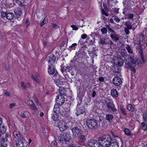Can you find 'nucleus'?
I'll use <instances>...</instances> for the list:
<instances>
[{
	"mask_svg": "<svg viewBox=\"0 0 147 147\" xmlns=\"http://www.w3.org/2000/svg\"><path fill=\"white\" fill-rule=\"evenodd\" d=\"M102 143L103 147H119L118 143L109 135H104Z\"/></svg>",
	"mask_w": 147,
	"mask_h": 147,
	"instance_id": "f257e3e1",
	"label": "nucleus"
},
{
	"mask_svg": "<svg viewBox=\"0 0 147 147\" xmlns=\"http://www.w3.org/2000/svg\"><path fill=\"white\" fill-rule=\"evenodd\" d=\"M75 124L71 122L69 123L68 128L71 130L74 138H77L79 134L83 133L82 130L79 127L75 126Z\"/></svg>",
	"mask_w": 147,
	"mask_h": 147,
	"instance_id": "f03ea898",
	"label": "nucleus"
},
{
	"mask_svg": "<svg viewBox=\"0 0 147 147\" xmlns=\"http://www.w3.org/2000/svg\"><path fill=\"white\" fill-rule=\"evenodd\" d=\"M101 121V119L99 121L93 118H88L86 120V124L89 128L94 130L99 127L100 122Z\"/></svg>",
	"mask_w": 147,
	"mask_h": 147,
	"instance_id": "7ed1b4c3",
	"label": "nucleus"
},
{
	"mask_svg": "<svg viewBox=\"0 0 147 147\" xmlns=\"http://www.w3.org/2000/svg\"><path fill=\"white\" fill-rule=\"evenodd\" d=\"M104 138V135H103L98 138V141L91 140L88 142L87 145L89 147H103L101 143H102Z\"/></svg>",
	"mask_w": 147,
	"mask_h": 147,
	"instance_id": "20e7f679",
	"label": "nucleus"
},
{
	"mask_svg": "<svg viewBox=\"0 0 147 147\" xmlns=\"http://www.w3.org/2000/svg\"><path fill=\"white\" fill-rule=\"evenodd\" d=\"M71 138L70 134L66 132L61 134L59 137V143L60 145H63L64 142L65 143L69 142Z\"/></svg>",
	"mask_w": 147,
	"mask_h": 147,
	"instance_id": "39448f33",
	"label": "nucleus"
},
{
	"mask_svg": "<svg viewBox=\"0 0 147 147\" xmlns=\"http://www.w3.org/2000/svg\"><path fill=\"white\" fill-rule=\"evenodd\" d=\"M109 102L106 101V104L107 107V111L109 112H113L117 113L116 112L117 111V109L115 108V105L113 102L109 99Z\"/></svg>",
	"mask_w": 147,
	"mask_h": 147,
	"instance_id": "423d86ee",
	"label": "nucleus"
},
{
	"mask_svg": "<svg viewBox=\"0 0 147 147\" xmlns=\"http://www.w3.org/2000/svg\"><path fill=\"white\" fill-rule=\"evenodd\" d=\"M85 107L82 105L78 104L76 107V114L77 116L82 114L84 112H85Z\"/></svg>",
	"mask_w": 147,
	"mask_h": 147,
	"instance_id": "0eeeda50",
	"label": "nucleus"
},
{
	"mask_svg": "<svg viewBox=\"0 0 147 147\" xmlns=\"http://www.w3.org/2000/svg\"><path fill=\"white\" fill-rule=\"evenodd\" d=\"M46 59L48 63L52 65L55 63L56 58L55 56L53 54L50 53L47 55Z\"/></svg>",
	"mask_w": 147,
	"mask_h": 147,
	"instance_id": "6e6552de",
	"label": "nucleus"
},
{
	"mask_svg": "<svg viewBox=\"0 0 147 147\" xmlns=\"http://www.w3.org/2000/svg\"><path fill=\"white\" fill-rule=\"evenodd\" d=\"M67 125L66 123L63 120H61L58 123V127L61 131H63L67 129L68 126Z\"/></svg>",
	"mask_w": 147,
	"mask_h": 147,
	"instance_id": "1a4fd4ad",
	"label": "nucleus"
},
{
	"mask_svg": "<svg viewBox=\"0 0 147 147\" xmlns=\"http://www.w3.org/2000/svg\"><path fill=\"white\" fill-rule=\"evenodd\" d=\"M126 48L128 52L130 53L128 55V59H133V58L135 57V56L133 49L130 47L128 44H127Z\"/></svg>",
	"mask_w": 147,
	"mask_h": 147,
	"instance_id": "9d476101",
	"label": "nucleus"
},
{
	"mask_svg": "<svg viewBox=\"0 0 147 147\" xmlns=\"http://www.w3.org/2000/svg\"><path fill=\"white\" fill-rule=\"evenodd\" d=\"M95 34H91L88 37L86 42L88 43L89 45H93L95 42Z\"/></svg>",
	"mask_w": 147,
	"mask_h": 147,
	"instance_id": "9b49d317",
	"label": "nucleus"
},
{
	"mask_svg": "<svg viewBox=\"0 0 147 147\" xmlns=\"http://www.w3.org/2000/svg\"><path fill=\"white\" fill-rule=\"evenodd\" d=\"M56 103L60 105H62L65 102V98L63 96L58 95L56 100Z\"/></svg>",
	"mask_w": 147,
	"mask_h": 147,
	"instance_id": "f8f14e48",
	"label": "nucleus"
},
{
	"mask_svg": "<svg viewBox=\"0 0 147 147\" xmlns=\"http://www.w3.org/2000/svg\"><path fill=\"white\" fill-rule=\"evenodd\" d=\"M55 76H56V78L54 79L55 80V82L57 86L61 88V86L63 85V82L61 81L59 79H58V78L59 77V76L58 75L57 71L55 72L53 77H54Z\"/></svg>",
	"mask_w": 147,
	"mask_h": 147,
	"instance_id": "ddd939ff",
	"label": "nucleus"
},
{
	"mask_svg": "<svg viewBox=\"0 0 147 147\" xmlns=\"http://www.w3.org/2000/svg\"><path fill=\"white\" fill-rule=\"evenodd\" d=\"M22 140L18 139L13 142L14 147H24V142Z\"/></svg>",
	"mask_w": 147,
	"mask_h": 147,
	"instance_id": "4468645a",
	"label": "nucleus"
},
{
	"mask_svg": "<svg viewBox=\"0 0 147 147\" xmlns=\"http://www.w3.org/2000/svg\"><path fill=\"white\" fill-rule=\"evenodd\" d=\"M130 61L134 65L135 67H136L137 65H138V67L142 65V63L141 62V61H140L139 59L135 57L133 59H130Z\"/></svg>",
	"mask_w": 147,
	"mask_h": 147,
	"instance_id": "2eb2a0df",
	"label": "nucleus"
},
{
	"mask_svg": "<svg viewBox=\"0 0 147 147\" xmlns=\"http://www.w3.org/2000/svg\"><path fill=\"white\" fill-rule=\"evenodd\" d=\"M122 82V81L121 78L118 77H115L112 80V83L113 84L116 86H119Z\"/></svg>",
	"mask_w": 147,
	"mask_h": 147,
	"instance_id": "dca6fc26",
	"label": "nucleus"
},
{
	"mask_svg": "<svg viewBox=\"0 0 147 147\" xmlns=\"http://www.w3.org/2000/svg\"><path fill=\"white\" fill-rule=\"evenodd\" d=\"M114 63L119 66H121L124 63V61L123 59L120 57H117L114 59Z\"/></svg>",
	"mask_w": 147,
	"mask_h": 147,
	"instance_id": "f3484780",
	"label": "nucleus"
},
{
	"mask_svg": "<svg viewBox=\"0 0 147 147\" xmlns=\"http://www.w3.org/2000/svg\"><path fill=\"white\" fill-rule=\"evenodd\" d=\"M13 134L14 136L18 139L25 140L24 138L22 135L20 131H14L13 132Z\"/></svg>",
	"mask_w": 147,
	"mask_h": 147,
	"instance_id": "a211bd4d",
	"label": "nucleus"
},
{
	"mask_svg": "<svg viewBox=\"0 0 147 147\" xmlns=\"http://www.w3.org/2000/svg\"><path fill=\"white\" fill-rule=\"evenodd\" d=\"M0 142L1 143L0 146H2L4 147H7L8 144H9V142L8 140L3 138L0 139Z\"/></svg>",
	"mask_w": 147,
	"mask_h": 147,
	"instance_id": "6ab92c4d",
	"label": "nucleus"
},
{
	"mask_svg": "<svg viewBox=\"0 0 147 147\" xmlns=\"http://www.w3.org/2000/svg\"><path fill=\"white\" fill-rule=\"evenodd\" d=\"M77 138L78 142L80 143H84L86 141V138L84 135H83V133L79 134Z\"/></svg>",
	"mask_w": 147,
	"mask_h": 147,
	"instance_id": "aec40b11",
	"label": "nucleus"
},
{
	"mask_svg": "<svg viewBox=\"0 0 147 147\" xmlns=\"http://www.w3.org/2000/svg\"><path fill=\"white\" fill-rule=\"evenodd\" d=\"M98 42L100 44L102 45V46L108 45V41L105 38H101Z\"/></svg>",
	"mask_w": 147,
	"mask_h": 147,
	"instance_id": "412c9836",
	"label": "nucleus"
},
{
	"mask_svg": "<svg viewBox=\"0 0 147 147\" xmlns=\"http://www.w3.org/2000/svg\"><path fill=\"white\" fill-rule=\"evenodd\" d=\"M55 72V69L53 65H51V66L49 65L48 68V72L50 74L53 75Z\"/></svg>",
	"mask_w": 147,
	"mask_h": 147,
	"instance_id": "4be33fe9",
	"label": "nucleus"
},
{
	"mask_svg": "<svg viewBox=\"0 0 147 147\" xmlns=\"http://www.w3.org/2000/svg\"><path fill=\"white\" fill-rule=\"evenodd\" d=\"M111 95L114 98L117 97L119 95L118 92L116 89L111 90Z\"/></svg>",
	"mask_w": 147,
	"mask_h": 147,
	"instance_id": "5701e85b",
	"label": "nucleus"
},
{
	"mask_svg": "<svg viewBox=\"0 0 147 147\" xmlns=\"http://www.w3.org/2000/svg\"><path fill=\"white\" fill-rule=\"evenodd\" d=\"M14 11L15 15L18 16L19 17L21 16L22 13V11L20 8L18 7L16 9L14 10Z\"/></svg>",
	"mask_w": 147,
	"mask_h": 147,
	"instance_id": "b1692460",
	"label": "nucleus"
},
{
	"mask_svg": "<svg viewBox=\"0 0 147 147\" xmlns=\"http://www.w3.org/2000/svg\"><path fill=\"white\" fill-rule=\"evenodd\" d=\"M110 37L114 41H117L119 39L118 35L116 33L110 34Z\"/></svg>",
	"mask_w": 147,
	"mask_h": 147,
	"instance_id": "393cba45",
	"label": "nucleus"
},
{
	"mask_svg": "<svg viewBox=\"0 0 147 147\" xmlns=\"http://www.w3.org/2000/svg\"><path fill=\"white\" fill-rule=\"evenodd\" d=\"M59 105L57 104V105H55L53 109V111L55 113L58 114L61 113Z\"/></svg>",
	"mask_w": 147,
	"mask_h": 147,
	"instance_id": "a878e982",
	"label": "nucleus"
},
{
	"mask_svg": "<svg viewBox=\"0 0 147 147\" xmlns=\"http://www.w3.org/2000/svg\"><path fill=\"white\" fill-rule=\"evenodd\" d=\"M30 101L32 102L31 104L30 105V107L34 111H37L38 110V109L34 103L33 102L32 100H30Z\"/></svg>",
	"mask_w": 147,
	"mask_h": 147,
	"instance_id": "bb28decb",
	"label": "nucleus"
},
{
	"mask_svg": "<svg viewBox=\"0 0 147 147\" xmlns=\"http://www.w3.org/2000/svg\"><path fill=\"white\" fill-rule=\"evenodd\" d=\"M119 53L121 55V57H124L126 56L127 52L125 49H123L119 51Z\"/></svg>",
	"mask_w": 147,
	"mask_h": 147,
	"instance_id": "cd10ccee",
	"label": "nucleus"
},
{
	"mask_svg": "<svg viewBox=\"0 0 147 147\" xmlns=\"http://www.w3.org/2000/svg\"><path fill=\"white\" fill-rule=\"evenodd\" d=\"M14 16L13 13H7L6 16V18L8 20H11L13 19Z\"/></svg>",
	"mask_w": 147,
	"mask_h": 147,
	"instance_id": "c85d7f7f",
	"label": "nucleus"
},
{
	"mask_svg": "<svg viewBox=\"0 0 147 147\" xmlns=\"http://www.w3.org/2000/svg\"><path fill=\"white\" fill-rule=\"evenodd\" d=\"M131 24V23L130 21H126L125 22V25L126 26V28L131 30L132 29V27Z\"/></svg>",
	"mask_w": 147,
	"mask_h": 147,
	"instance_id": "c756f323",
	"label": "nucleus"
},
{
	"mask_svg": "<svg viewBox=\"0 0 147 147\" xmlns=\"http://www.w3.org/2000/svg\"><path fill=\"white\" fill-rule=\"evenodd\" d=\"M113 118V115L110 114H106V119L109 121H110Z\"/></svg>",
	"mask_w": 147,
	"mask_h": 147,
	"instance_id": "7c9ffc66",
	"label": "nucleus"
},
{
	"mask_svg": "<svg viewBox=\"0 0 147 147\" xmlns=\"http://www.w3.org/2000/svg\"><path fill=\"white\" fill-rule=\"evenodd\" d=\"M124 131L125 134L126 135L129 136H131L132 135L131 132L129 129L127 128H125L124 129Z\"/></svg>",
	"mask_w": 147,
	"mask_h": 147,
	"instance_id": "2f4dec72",
	"label": "nucleus"
},
{
	"mask_svg": "<svg viewBox=\"0 0 147 147\" xmlns=\"http://www.w3.org/2000/svg\"><path fill=\"white\" fill-rule=\"evenodd\" d=\"M58 114H53L51 117L52 118L54 121H57L59 120V115Z\"/></svg>",
	"mask_w": 147,
	"mask_h": 147,
	"instance_id": "473e14b6",
	"label": "nucleus"
},
{
	"mask_svg": "<svg viewBox=\"0 0 147 147\" xmlns=\"http://www.w3.org/2000/svg\"><path fill=\"white\" fill-rule=\"evenodd\" d=\"M77 46V44L76 43H74L69 47L68 50L70 51L72 50H75V49L76 47Z\"/></svg>",
	"mask_w": 147,
	"mask_h": 147,
	"instance_id": "72a5a7b5",
	"label": "nucleus"
},
{
	"mask_svg": "<svg viewBox=\"0 0 147 147\" xmlns=\"http://www.w3.org/2000/svg\"><path fill=\"white\" fill-rule=\"evenodd\" d=\"M127 109L129 111L133 112L134 111V107L131 104H129L127 106Z\"/></svg>",
	"mask_w": 147,
	"mask_h": 147,
	"instance_id": "f704fd0d",
	"label": "nucleus"
},
{
	"mask_svg": "<svg viewBox=\"0 0 147 147\" xmlns=\"http://www.w3.org/2000/svg\"><path fill=\"white\" fill-rule=\"evenodd\" d=\"M60 114L63 117H67L69 116V114L68 112H67L66 111L65 109L63 110L62 111V113H60Z\"/></svg>",
	"mask_w": 147,
	"mask_h": 147,
	"instance_id": "c9c22d12",
	"label": "nucleus"
},
{
	"mask_svg": "<svg viewBox=\"0 0 147 147\" xmlns=\"http://www.w3.org/2000/svg\"><path fill=\"white\" fill-rule=\"evenodd\" d=\"M38 75L37 74H36L34 75H32L33 79L37 83L39 82L38 78Z\"/></svg>",
	"mask_w": 147,
	"mask_h": 147,
	"instance_id": "e433bc0d",
	"label": "nucleus"
},
{
	"mask_svg": "<svg viewBox=\"0 0 147 147\" xmlns=\"http://www.w3.org/2000/svg\"><path fill=\"white\" fill-rule=\"evenodd\" d=\"M82 52L80 50H79L77 53H76V56H75L74 57H76V56H77V58H80L82 56Z\"/></svg>",
	"mask_w": 147,
	"mask_h": 147,
	"instance_id": "4c0bfd02",
	"label": "nucleus"
},
{
	"mask_svg": "<svg viewBox=\"0 0 147 147\" xmlns=\"http://www.w3.org/2000/svg\"><path fill=\"white\" fill-rule=\"evenodd\" d=\"M60 88L61 89L59 90V92L60 94L58 95H61L62 96H64V95L65 94V90L64 89V88Z\"/></svg>",
	"mask_w": 147,
	"mask_h": 147,
	"instance_id": "58836bf2",
	"label": "nucleus"
},
{
	"mask_svg": "<svg viewBox=\"0 0 147 147\" xmlns=\"http://www.w3.org/2000/svg\"><path fill=\"white\" fill-rule=\"evenodd\" d=\"M140 54L141 56V58L142 60V61L143 63H144L145 62V59L143 56V51L141 49L140 51Z\"/></svg>",
	"mask_w": 147,
	"mask_h": 147,
	"instance_id": "ea45409f",
	"label": "nucleus"
},
{
	"mask_svg": "<svg viewBox=\"0 0 147 147\" xmlns=\"http://www.w3.org/2000/svg\"><path fill=\"white\" fill-rule=\"evenodd\" d=\"M101 31L102 34H105L107 33V29L105 27L102 28L101 30Z\"/></svg>",
	"mask_w": 147,
	"mask_h": 147,
	"instance_id": "a19ab883",
	"label": "nucleus"
},
{
	"mask_svg": "<svg viewBox=\"0 0 147 147\" xmlns=\"http://www.w3.org/2000/svg\"><path fill=\"white\" fill-rule=\"evenodd\" d=\"M57 143L55 141H53L51 144V147H57Z\"/></svg>",
	"mask_w": 147,
	"mask_h": 147,
	"instance_id": "79ce46f5",
	"label": "nucleus"
},
{
	"mask_svg": "<svg viewBox=\"0 0 147 147\" xmlns=\"http://www.w3.org/2000/svg\"><path fill=\"white\" fill-rule=\"evenodd\" d=\"M131 75L132 76H134L135 75V73H136V70L135 68L133 67H131Z\"/></svg>",
	"mask_w": 147,
	"mask_h": 147,
	"instance_id": "37998d69",
	"label": "nucleus"
},
{
	"mask_svg": "<svg viewBox=\"0 0 147 147\" xmlns=\"http://www.w3.org/2000/svg\"><path fill=\"white\" fill-rule=\"evenodd\" d=\"M120 108L121 111L123 113V114L124 115H127V113H126L125 110L124 108L122 106H121L120 107Z\"/></svg>",
	"mask_w": 147,
	"mask_h": 147,
	"instance_id": "c03bdc74",
	"label": "nucleus"
},
{
	"mask_svg": "<svg viewBox=\"0 0 147 147\" xmlns=\"http://www.w3.org/2000/svg\"><path fill=\"white\" fill-rule=\"evenodd\" d=\"M69 147H76V144L75 142L72 141L71 143H69L68 144Z\"/></svg>",
	"mask_w": 147,
	"mask_h": 147,
	"instance_id": "a18cd8bd",
	"label": "nucleus"
},
{
	"mask_svg": "<svg viewBox=\"0 0 147 147\" xmlns=\"http://www.w3.org/2000/svg\"><path fill=\"white\" fill-rule=\"evenodd\" d=\"M110 134H111L112 137H113L114 138H118V137L117 136V135L116 134L112 131H111V132H110Z\"/></svg>",
	"mask_w": 147,
	"mask_h": 147,
	"instance_id": "49530a36",
	"label": "nucleus"
},
{
	"mask_svg": "<svg viewBox=\"0 0 147 147\" xmlns=\"http://www.w3.org/2000/svg\"><path fill=\"white\" fill-rule=\"evenodd\" d=\"M61 70L62 73L63 74H65L67 72V70L65 69L64 67H61Z\"/></svg>",
	"mask_w": 147,
	"mask_h": 147,
	"instance_id": "de8ad7c7",
	"label": "nucleus"
},
{
	"mask_svg": "<svg viewBox=\"0 0 147 147\" xmlns=\"http://www.w3.org/2000/svg\"><path fill=\"white\" fill-rule=\"evenodd\" d=\"M129 29L127 28H124V32L126 35L129 34Z\"/></svg>",
	"mask_w": 147,
	"mask_h": 147,
	"instance_id": "09e8293b",
	"label": "nucleus"
},
{
	"mask_svg": "<svg viewBox=\"0 0 147 147\" xmlns=\"http://www.w3.org/2000/svg\"><path fill=\"white\" fill-rule=\"evenodd\" d=\"M126 67L127 68H130V69L131 68V67H133V66H131V63H127L126 64Z\"/></svg>",
	"mask_w": 147,
	"mask_h": 147,
	"instance_id": "8fccbe9b",
	"label": "nucleus"
},
{
	"mask_svg": "<svg viewBox=\"0 0 147 147\" xmlns=\"http://www.w3.org/2000/svg\"><path fill=\"white\" fill-rule=\"evenodd\" d=\"M127 16L128 18L131 19H132L133 18V15L132 13H129L127 15Z\"/></svg>",
	"mask_w": 147,
	"mask_h": 147,
	"instance_id": "3c124183",
	"label": "nucleus"
},
{
	"mask_svg": "<svg viewBox=\"0 0 147 147\" xmlns=\"http://www.w3.org/2000/svg\"><path fill=\"white\" fill-rule=\"evenodd\" d=\"M113 11L116 14H117L118 13V11L119 9L117 8H113L112 9Z\"/></svg>",
	"mask_w": 147,
	"mask_h": 147,
	"instance_id": "603ef678",
	"label": "nucleus"
},
{
	"mask_svg": "<svg viewBox=\"0 0 147 147\" xmlns=\"http://www.w3.org/2000/svg\"><path fill=\"white\" fill-rule=\"evenodd\" d=\"M21 86L25 89H26V84L24 83L23 82H22L21 83Z\"/></svg>",
	"mask_w": 147,
	"mask_h": 147,
	"instance_id": "864d4df0",
	"label": "nucleus"
},
{
	"mask_svg": "<svg viewBox=\"0 0 147 147\" xmlns=\"http://www.w3.org/2000/svg\"><path fill=\"white\" fill-rule=\"evenodd\" d=\"M114 19V20L115 21L117 22H119L120 21V19L117 16H115V17Z\"/></svg>",
	"mask_w": 147,
	"mask_h": 147,
	"instance_id": "5fc2aeb1",
	"label": "nucleus"
},
{
	"mask_svg": "<svg viewBox=\"0 0 147 147\" xmlns=\"http://www.w3.org/2000/svg\"><path fill=\"white\" fill-rule=\"evenodd\" d=\"M25 24L27 26H28L30 25V22L29 21V20L28 18H27L25 22Z\"/></svg>",
	"mask_w": 147,
	"mask_h": 147,
	"instance_id": "6e6d98bb",
	"label": "nucleus"
},
{
	"mask_svg": "<svg viewBox=\"0 0 147 147\" xmlns=\"http://www.w3.org/2000/svg\"><path fill=\"white\" fill-rule=\"evenodd\" d=\"M10 135L8 133H6L5 134V137L4 138H3L5 139H6V140H8L9 138Z\"/></svg>",
	"mask_w": 147,
	"mask_h": 147,
	"instance_id": "4d7b16f0",
	"label": "nucleus"
},
{
	"mask_svg": "<svg viewBox=\"0 0 147 147\" xmlns=\"http://www.w3.org/2000/svg\"><path fill=\"white\" fill-rule=\"evenodd\" d=\"M52 26L55 29H57L58 28V26L55 24H52Z\"/></svg>",
	"mask_w": 147,
	"mask_h": 147,
	"instance_id": "13d9d810",
	"label": "nucleus"
},
{
	"mask_svg": "<svg viewBox=\"0 0 147 147\" xmlns=\"http://www.w3.org/2000/svg\"><path fill=\"white\" fill-rule=\"evenodd\" d=\"M71 27H72L73 28V30H78V28L76 26L74 25H72L71 26Z\"/></svg>",
	"mask_w": 147,
	"mask_h": 147,
	"instance_id": "bf43d9fd",
	"label": "nucleus"
},
{
	"mask_svg": "<svg viewBox=\"0 0 147 147\" xmlns=\"http://www.w3.org/2000/svg\"><path fill=\"white\" fill-rule=\"evenodd\" d=\"M98 80L100 82H105V79L102 77H100L98 78Z\"/></svg>",
	"mask_w": 147,
	"mask_h": 147,
	"instance_id": "052dcab7",
	"label": "nucleus"
},
{
	"mask_svg": "<svg viewBox=\"0 0 147 147\" xmlns=\"http://www.w3.org/2000/svg\"><path fill=\"white\" fill-rule=\"evenodd\" d=\"M7 13V12H5L2 11L1 12V15L3 17H5V16L6 17Z\"/></svg>",
	"mask_w": 147,
	"mask_h": 147,
	"instance_id": "680f3d73",
	"label": "nucleus"
},
{
	"mask_svg": "<svg viewBox=\"0 0 147 147\" xmlns=\"http://www.w3.org/2000/svg\"><path fill=\"white\" fill-rule=\"evenodd\" d=\"M5 130H0V138L1 137L2 135L5 133Z\"/></svg>",
	"mask_w": 147,
	"mask_h": 147,
	"instance_id": "e2e57ef3",
	"label": "nucleus"
},
{
	"mask_svg": "<svg viewBox=\"0 0 147 147\" xmlns=\"http://www.w3.org/2000/svg\"><path fill=\"white\" fill-rule=\"evenodd\" d=\"M101 12L103 14H104L106 16H108V14L107 13H106L103 9H102Z\"/></svg>",
	"mask_w": 147,
	"mask_h": 147,
	"instance_id": "0e129e2a",
	"label": "nucleus"
},
{
	"mask_svg": "<svg viewBox=\"0 0 147 147\" xmlns=\"http://www.w3.org/2000/svg\"><path fill=\"white\" fill-rule=\"evenodd\" d=\"M19 6L21 7L22 8H23L24 9H25V7L26 6V5L23 4V3L21 2V3L19 5Z\"/></svg>",
	"mask_w": 147,
	"mask_h": 147,
	"instance_id": "69168bd1",
	"label": "nucleus"
},
{
	"mask_svg": "<svg viewBox=\"0 0 147 147\" xmlns=\"http://www.w3.org/2000/svg\"><path fill=\"white\" fill-rule=\"evenodd\" d=\"M143 120L144 122H146L147 121L146 120V114H145L144 113L143 114Z\"/></svg>",
	"mask_w": 147,
	"mask_h": 147,
	"instance_id": "338daca9",
	"label": "nucleus"
},
{
	"mask_svg": "<svg viewBox=\"0 0 147 147\" xmlns=\"http://www.w3.org/2000/svg\"><path fill=\"white\" fill-rule=\"evenodd\" d=\"M87 37V35L85 34H83L81 36V38L83 39H85Z\"/></svg>",
	"mask_w": 147,
	"mask_h": 147,
	"instance_id": "774afa93",
	"label": "nucleus"
}]
</instances>
